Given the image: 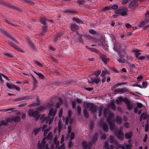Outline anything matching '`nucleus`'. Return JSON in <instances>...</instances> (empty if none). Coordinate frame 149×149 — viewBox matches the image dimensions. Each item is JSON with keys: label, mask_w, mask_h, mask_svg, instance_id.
Returning <instances> with one entry per match:
<instances>
[{"label": "nucleus", "mask_w": 149, "mask_h": 149, "mask_svg": "<svg viewBox=\"0 0 149 149\" xmlns=\"http://www.w3.org/2000/svg\"><path fill=\"white\" fill-rule=\"evenodd\" d=\"M84 116L86 118L88 117V114L87 111H91L92 112L93 111V104L85 102L84 104Z\"/></svg>", "instance_id": "5"}, {"label": "nucleus", "mask_w": 149, "mask_h": 149, "mask_svg": "<svg viewBox=\"0 0 149 149\" xmlns=\"http://www.w3.org/2000/svg\"><path fill=\"white\" fill-rule=\"evenodd\" d=\"M8 44L9 45H10L12 47L14 48L18 49V50H19L21 52H24V51L23 50H22L20 47L17 46L16 45L13 44L12 43L10 42H9Z\"/></svg>", "instance_id": "21"}, {"label": "nucleus", "mask_w": 149, "mask_h": 149, "mask_svg": "<svg viewBox=\"0 0 149 149\" xmlns=\"http://www.w3.org/2000/svg\"><path fill=\"white\" fill-rule=\"evenodd\" d=\"M114 132L119 139L122 140L124 138V134L122 130L120 129L118 131H115Z\"/></svg>", "instance_id": "11"}, {"label": "nucleus", "mask_w": 149, "mask_h": 149, "mask_svg": "<svg viewBox=\"0 0 149 149\" xmlns=\"http://www.w3.org/2000/svg\"><path fill=\"white\" fill-rule=\"evenodd\" d=\"M73 20L74 21H76L77 23H83V22L78 18H74L73 19Z\"/></svg>", "instance_id": "37"}, {"label": "nucleus", "mask_w": 149, "mask_h": 149, "mask_svg": "<svg viewBox=\"0 0 149 149\" xmlns=\"http://www.w3.org/2000/svg\"><path fill=\"white\" fill-rule=\"evenodd\" d=\"M63 113V110L62 109H61L58 112L59 116L60 118L61 117Z\"/></svg>", "instance_id": "60"}, {"label": "nucleus", "mask_w": 149, "mask_h": 149, "mask_svg": "<svg viewBox=\"0 0 149 149\" xmlns=\"http://www.w3.org/2000/svg\"><path fill=\"white\" fill-rule=\"evenodd\" d=\"M120 45L119 43H115L113 49L117 51L118 53H121V52L120 51Z\"/></svg>", "instance_id": "17"}, {"label": "nucleus", "mask_w": 149, "mask_h": 149, "mask_svg": "<svg viewBox=\"0 0 149 149\" xmlns=\"http://www.w3.org/2000/svg\"><path fill=\"white\" fill-rule=\"evenodd\" d=\"M33 72L34 73H35L36 74H37L39 76V77L40 78H41V79L44 78V76L43 74H41V73H40V72H37L35 71H34Z\"/></svg>", "instance_id": "38"}, {"label": "nucleus", "mask_w": 149, "mask_h": 149, "mask_svg": "<svg viewBox=\"0 0 149 149\" xmlns=\"http://www.w3.org/2000/svg\"><path fill=\"white\" fill-rule=\"evenodd\" d=\"M63 121L65 122L66 124H67L68 123L69 120V117H67L65 119L63 117Z\"/></svg>", "instance_id": "56"}, {"label": "nucleus", "mask_w": 149, "mask_h": 149, "mask_svg": "<svg viewBox=\"0 0 149 149\" xmlns=\"http://www.w3.org/2000/svg\"><path fill=\"white\" fill-rule=\"evenodd\" d=\"M63 34V33L62 32H60L58 34L57 36H56V38H54V40L56 41L57 40V39L56 38H58L61 37L62 36Z\"/></svg>", "instance_id": "52"}, {"label": "nucleus", "mask_w": 149, "mask_h": 149, "mask_svg": "<svg viewBox=\"0 0 149 149\" xmlns=\"http://www.w3.org/2000/svg\"><path fill=\"white\" fill-rule=\"evenodd\" d=\"M61 102H58L56 104V107L54 106L51 104H47L48 108H50L48 116L46 117L45 114L42 115L40 118V120L41 122L45 121L46 123H48L50 125L52 122L54 117L55 116L57 112V108L59 107L60 106L62 102V101L60 100Z\"/></svg>", "instance_id": "1"}, {"label": "nucleus", "mask_w": 149, "mask_h": 149, "mask_svg": "<svg viewBox=\"0 0 149 149\" xmlns=\"http://www.w3.org/2000/svg\"><path fill=\"white\" fill-rule=\"evenodd\" d=\"M101 72V70H97L95 72L94 74L96 76H97L98 75H99Z\"/></svg>", "instance_id": "48"}, {"label": "nucleus", "mask_w": 149, "mask_h": 149, "mask_svg": "<svg viewBox=\"0 0 149 149\" xmlns=\"http://www.w3.org/2000/svg\"><path fill=\"white\" fill-rule=\"evenodd\" d=\"M52 135L51 132L49 133L46 138L43 139L41 143L39 141L37 145L38 149H50L48 147V144L46 143V140L47 139H52Z\"/></svg>", "instance_id": "3"}, {"label": "nucleus", "mask_w": 149, "mask_h": 149, "mask_svg": "<svg viewBox=\"0 0 149 149\" xmlns=\"http://www.w3.org/2000/svg\"><path fill=\"white\" fill-rule=\"evenodd\" d=\"M0 5L2 6L5 5L7 6L14 10H18V8H17L14 6L13 5L10 4L9 3H8L2 0H0Z\"/></svg>", "instance_id": "9"}, {"label": "nucleus", "mask_w": 149, "mask_h": 149, "mask_svg": "<svg viewBox=\"0 0 149 149\" xmlns=\"http://www.w3.org/2000/svg\"><path fill=\"white\" fill-rule=\"evenodd\" d=\"M94 52H95L96 53L99 55L100 56V54H101L100 52L98 50L96 49H94Z\"/></svg>", "instance_id": "63"}, {"label": "nucleus", "mask_w": 149, "mask_h": 149, "mask_svg": "<svg viewBox=\"0 0 149 149\" xmlns=\"http://www.w3.org/2000/svg\"><path fill=\"white\" fill-rule=\"evenodd\" d=\"M147 86V83L146 82H143L142 86L143 88H146Z\"/></svg>", "instance_id": "58"}, {"label": "nucleus", "mask_w": 149, "mask_h": 149, "mask_svg": "<svg viewBox=\"0 0 149 149\" xmlns=\"http://www.w3.org/2000/svg\"><path fill=\"white\" fill-rule=\"evenodd\" d=\"M6 85L9 89H15L18 91H19L20 90V88L19 87L16 86L15 85L10 84V83H7Z\"/></svg>", "instance_id": "13"}, {"label": "nucleus", "mask_w": 149, "mask_h": 149, "mask_svg": "<svg viewBox=\"0 0 149 149\" xmlns=\"http://www.w3.org/2000/svg\"><path fill=\"white\" fill-rule=\"evenodd\" d=\"M48 108V107H47V104H44L38 108L37 109V111H38V112H40L44 110L45 109H47Z\"/></svg>", "instance_id": "19"}, {"label": "nucleus", "mask_w": 149, "mask_h": 149, "mask_svg": "<svg viewBox=\"0 0 149 149\" xmlns=\"http://www.w3.org/2000/svg\"><path fill=\"white\" fill-rule=\"evenodd\" d=\"M82 144L84 149H90L93 145V143L91 142L87 143L86 142L84 141L82 142Z\"/></svg>", "instance_id": "12"}, {"label": "nucleus", "mask_w": 149, "mask_h": 149, "mask_svg": "<svg viewBox=\"0 0 149 149\" xmlns=\"http://www.w3.org/2000/svg\"><path fill=\"white\" fill-rule=\"evenodd\" d=\"M114 144L115 145V147L116 149H118L120 148H122V145L120 144H118L117 142L116 141H115Z\"/></svg>", "instance_id": "36"}, {"label": "nucleus", "mask_w": 149, "mask_h": 149, "mask_svg": "<svg viewBox=\"0 0 149 149\" xmlns=\"http://www.w3.org/2000/svg\"><path fill=\"white\" fill-rule=\"evenodd\" d=\"M5 22L6 23H7L8 24H10V25H13V26H16L14 24H12L11 22H10V21H9V20H6L5 21Z\"/></svg>", "instance_id": "59"}, {"label": "nucleus", "mask_w": 149, "mask_h": 149, "mask_svg": "<svg viewBox=\"0 0 149 149\" xmlns=\"http://www.w3.org/2000/svg\"><path fill=\"white\" fill-rule=\"evenodd\" d=\"M84 37L86 39V40H89L92 39V37L86 35H84Z\"/></svg>", "instance_id": "50"}, {"label": "nucleus", "mask_w": 149, "mask_h": 149, "mask_svg": "<svg viewBox=\"0 0 149 149\" xmlns=\"http://www.w3.org/2000/svg\"><path fill=\"white\" fill-rule=\"evenodd\" d=\"M82 101L80 99H76L75 100L72 101V107L73 109H75L77 104H79L81 103Z\"/></svg>", "instance_id": "16"}, {"label": "nucleus", "mask_w": 149, "mask_h": 149, "mask_svg": "<svg viewBox=\"0 0 149 149\" xmlns=\"http://www.w3.org/2000/svg\"><path fill=\"white\" fill-rule=\"evenodd\" d=\"M53 143V145H52L51 149H54V148H56L58 147L59 143V141H57V139L56 137L55 138Z\"/></svg>", "instance_id": "18"}, {"label": "nucleus", "mask_w": 149, "mask_h": 149, "mask_svg": "<svg viewBox=\"0 0 149 149\" xmlns=\"http://www.w3.org/2000/svg\"><path fill=\"white\" fill-rule=\"evenodd\" d=\"M50 129V128H47V125H44L42 127V131L44 132V136H46L47 135V133L49 131Z\"/></svg>", "instance_id": "15"}, {"label": "nucleus", "mask_w": 149, "mask_h": 149, "mask_svg": "<svg viewBox=\"0 0 149 149\" xmlns=\"http://www.w3.org/2000/svg\"><path fill=\"white\" fill-rule=\"evenodd\" d=\"M138 5V0H132L129 4V8L132 9H135Z\"/></svg>", "instance_id": "8"}, {"label": "nucleus", "mask_w": 149, "mask_h": 149, "mask_svg": "<svg viewBox=\"0 0 149 149\" xmlns=\"http://www.w3.org/2000/svg\"><path fill=\"white\" fill-rule=\"evenodd\" d=\"M40 130V128H35L33 130V133L34 135H36L39 132Z\"/></svg>", "instance_id": "35"}, {"label": "nucleus", "mask_w": 149, "mask_h": 149, "mask_svg": "<svg viewBox=\"0 0 149 149\" xmlns=\"http://www.w3.org/2000/svg\"><path fill=\"white\" fill-rule=\"evenodd\" d=\"M125 103L127 105V107L128 110H130L133 107L132 104L130 103L129 101H126Z\"/></svg>", "instance_id": "33"}, {"label": "nucleus", "mask_w": 149, "mask_h": 149, "mask_svg": "<svg viewBox=\"0 0 149 149\" xmlns=\"http://www.w3.org/2000/svg\"><path fill=\"white\" fill-rule=\"evenodd\" d=\"M3 33H4L5 35L6 36H7L8 38H9L11 39L14 42H15L16 43H17V41L15 40V39L13 37H12L11 36H10L9 33H7L5 31H3Z\"/></svg>", "instance_id": "32"}, {"label": "nucleus", "mask_w": 149, "mask_h": 149, "mask_svg": "<svg viewBox=\"0 0 149 149\" xmlns=\"http://www.w3.org/2000/svg\"><path fill=\"white\" fill-rule=\"evenodd\" d=\"M21 1L25 3H29L30 4H32L34 3L31 0H21Z\"/></svg>", "instance_id": "44"}, {"label": "nucleus", "mask_w": 149, "mask_h": 149, "mask_svg": "<svg viewBox=\"0 0 149 149\" xmlns=\"http://www.w3.org/2000/svg\"><path fill=\"white\" fill-rule=\"evenodd\" d=\"M100 57L105 64H106L107 62L109 61V58H107L104 54H100Z\"/></svg>", "instance_id": "14"}, {"label": "nucleus", "mask_w": 149, "mask_h": 149, "mask_svg": "<svg viewBox=\"0 0 149 149\" xmlns=\"http://www.w3.org/2000/svg\"><path fill=\"white\" fill-rule=\"evenodd\" d=\"M38 98H37V103H33L32 104L29 105V106L30 107H36L38 106L40 104V103L39 101H38Z\"/></svg>", "instance_id": "34"}, {"label": "nucleus", "mask_w": 149, "mask_h": 149, "mask_svg": "<svg viewBox=\"0 0 149 149\" xmlns=\"http://www.w3.org/2000/svg\"><path fill=\"white\" fill-rule=\"evenodd\" d=\"M118 8V6L117 4H114L112 5L111 7V8L112 9L115 10Z\"/></svg>", "instance_id": "47"}, {"label": "nucleus", "mask_w": 149, "mask_h": 149, "mask_svg": "<svg viewBox=\"0 0 149 149\" xmlns=\"http://www.w3.org/2000/svg\"><path fill=\"white\" fill-rule=\"evenodd\" d=\"M132 146L131 144H125L122 145V149H131Z\"/></svg>", "instance_id": "25"}, {"label": "nucleus", "mask_w": 149, "mask_h": 149, "mask_svg": "<svg viewBox=\"0 0 149 149\" xmlns=\"http://www.w3.org/2000/svg\"><path fill=\"white\" fill-rule=\"evenodd\" d=\"M146 24V23L145 22V21H143L142 22H141L140 24L139 25V27H141L143 26H144Z\"/></svg>", "instance_id": "46"}, {"label": "nucleus", "mask_w": 149, "mask_h": 149, "mask_svg": "<svg viewBox=\"0 0 149 149\" xmlns=\"http://www.w3.org/2000/svg\"><path fill=\"white\" fill-rule=\"evenodd\" d=\"M101 81V80L99 77H97L94 79V82H95L96 84H97L100 83Z\"/></svg>", "instance_id": "43"}, {"label": "nucleus", "mask_w": 149, "mask_h": 149, "mask_svg": "<svg viewBox=\"0 0 149 149\" xmlns=\"http://www.w3.org/2000/svg\"><path fill=\"white\" fill-rule=\"evenodd\" d=\"M64 135H63L62 136L61 140V143L62 144L61 146L57 149H65V146L64 145Z\"/></svg>", "instance_id": "24"}, {"label": "nucleus", "mask_w": 149, "mask_h": 149, "mask_svg": "<svg viewBox=\"0 0 149 149\" xmlns=\"http://www.w3.org/2000/svg\"><path fill=\"white\" fill-rule=\"evenodd\" d=\"M71 29L73 31H76L79 29V27L75 24H72L71 26Z\"/></svg>", "instance_id": "22"}, {"label": "nucleus", "mask_w": 149, "mask_h": 149, "mask_svg": "<svg viewBox=\"0 0 149 149\" xmlns=\"http://www.w3.org/2000/svg\"><path fill=\"white\" fill-rule=\"evenodd\" d=\"M103 37L100 34L94 30V46L102 44Z\"/></svg>", "instance_id": "4"}, {"label": "nucleus", "mask_w": 149, "mask_h": 149, "mask_svg": "<svg viewBox=\"0 0 149 149\" xmlns=\"http://www.w3.org/2000/svg\"><path fill=\"white\" fill-rule=\"evenodd\" d=\"M77 110L78 113L80 114L81 113V108L79 106H78L77 107Z\"/></svg>", "instance_id": "51"}, {"label": "nucleus", "mask_w": 149, "mask_h": 149, "mask_svg": "<svg viewBox=\"0 0 149 149\" xmlns=\"http://www.w3.org/2000/svg\"><path fill=\"white\" fill-rule=\"evenodd\" d=\"M111 8V6H105L101 10L102 11H105L106 10H109Z\"/></svg>", "instance_id": "45"}, {"label": "nucleus", "mask_w": 149, "mask_h": 149, "mask_svg": "<svg viewBox=\"0 0 149 149\" xmlns=\"http://www.w3.org/2000/svg\"><path fill=\"white\" fill-rule=\"evenodd\" d=\"M133 133L132 132H127L125 134V137L126 139H130L132 136Z\"/></svg>", "instance_id": "27"}, {"label": "nucleus", "mask_w": 149, "mask_h": 149, "mask_svg": "<svg viewBox=\"0 0 149 149\" xmlns=\"http://www.w3.org/2000/svg\"><path fill=\"white\" fill-rule=\"evenodd\" d=\"M5 55L8 56V57H12L13 55L11 53H6L5 54Z\"/></svg>", "instance_id": "64"}, {"label": "nucleus", "mask_w": 149, "mask_h": 149, "mask_svg": "<svg viewBox=\"0 0 149 149\" xmlns=\"http://www.w3.org/2000/svg\"><path fill=\"white\" fill-rule=\"evenodd\" d=\"M124 126L126 128H128L129 127L130 124V123L127 122H125L124 123Z\"/></svg>", "instance_id": "61"}, {"label": "nucleus", "mask_w": 149, "mask_h": 149, "mask_svg": "<svg viewBox=\"0 0 149 149\" xmlns=\"http://www.w3.org/2000/svg\"><path fill=\"white\" fill-rule=\"evenodd\" d=\"M72 130V127L69 125L68 127V134L66 137V138L67 140H69L72 141L73 139L75 137L74 134V132H71Z\"/></svg>", "instance_id": "6"}, {"label": "nucleus", "mask_w": 149, "mask_h": 149, "mask_svg": "<svg viewBox=\"0 0 149 149\" xmlns=\"http://www.w3.org/2000/svg\"><path fill=\"white\" fill-rule=\"evenodd\" d=\"M147 115L145 113H143L141 114L140 117V120L141 121L142 119H144L147 117Z\"/></svg>", "instance_id": "41"}, {"label": "nucleus", "mask_w": 149, "mask_h": 149, "mask_svg": "<svg viewBox=\"0 0 149 149\" xmlns=\"http://www.w3.org/2000/svg\"><path fill=\"white\" fill-rule=\"evenodd\" d=\"M141 50L138 49H134L133 50V52L134 53V55L136 57H138L141 54L140 52Z\"/></svg>", "instance_id": "31"}, {"label": "nucleus", "mask_w": 149, "mask_h": 149, "mask_svg": "<svg viewBox=\"0 0 149 149\" xmlns=\"http://www.w3.org/2000/svg\"><path fill=\"white\" fill-rule=\"evenodd\" d=\"M110 72L109 71L105 70H102V71L101 74H100V76L103 77L105 76L106 74H110Z\"/></svg>", "instance_id": "30"}, {"label": "nucleus", "mask_w": 149, "mask_h": 149, "mask_svg": "<svg viewBox=\"0 0 149 149\" xmlns=\"http://www.w3.org/2000/svg\"><path fill=\"white\" fill-rule=\"evenodd\" d=\"M35 63L38 65L40 66V67H42L43 66L42 64H41L40 62L37 61H35Z\"/></svg>", "instance_id": "55"}, {"label": "nucleus", "mask_w": 149, "mask_h": 149, "mask_svg": "<svg viewBox=\"0 0 149 149\" xmlns=\"http://www.w3.org/2000/svg\"><path fill=\"white\" fill-rule=\"evenodd\" d=\"M93 82V79H92V77H91L90 79H88V82L89 84H92Z\"/></svg>", "instance_id": "62"}, {"label": "nucleus", "mask_w": 149, "mask_h": 149, "mask_svg": "<svg viewBox=\"0 0 149 149\" xmlns=\"http://www.w3.org/2000/svg\"><path fill=\"white\" fill-rule=\"evenodd\" d=\"M33 97V96H25L23 97H21L17 98L16 100H28L29 99H31Z\"/></svg>", "instance_id": "26"}, {"label": "nucleus", "mask_w": 149, "mask_h": 149, "mask_svg": "<svg viewBox=\"0 0 149 149\" xmlns=\"http://www.w3.org/2000/svg\"><path fill=\"white\" fill-rule=\"evenodd\" d=\"M114 116L113 113H110L109 114L108 116L107 119V121L108 122L107 123L106 122H103L101 123V127L103 131L106 132L108 131V125H109L110 129L113 131L114 130L115 127V121L114 120H112Z\"/></svg>", "instance_id": "2"}, {"label": "nucleus", "mask_w": 149, "mask_h": 149, "mask_svg": "<svg viewBox=\"0 0 149 149\" xmlns=\"http://www.w3.org/2000/svg\"><path fill=\"white\" fill-rule=\"evenodd\" d=\"M104 147L106 149H112L113 147V146L111 145L109 146L108 141H106L104 144Z\"/></svg>", "instance_id": "23"}, {"label": "nucleus", "mask_w": 149, "mask_h": 149, "mask_svg": "<svg viewBox=\"0 0 149 149\" xmlns=\"http://www.w3.org/2000/svg\"><path fill=\"white\" fill-rule=\"evenodd\" d=\"M112 71L114 72V73H118L119 72V71L117 70V69L115 68H113L111 69Z\"/></svg>", "instance_id": "53"}, {"label": "nucleus", "mask_w": 149, "mask_h": 149, "mask_svg": "<svg viewBox=\"0 0 149 149\" xmlns=\"http://www.w3.org/2000/svg\"><path fill=\"white\" fill-rule=\"evenodd\" d=\"M20 116H14L11 118V119L16 122H18L20 121Z\"/></svg>", "instance_id": "29"}, {"label": "nucleus", "mask_w": 149, "mask_h": 149, "mask_svg": "<svg viewBox=\"0 0 149 149\" xmlns=\"http://www.w3.org/2000/svg\"><path fill=\"white\" fill-rule=\"evenodd\" d=\"M47 30V28L46 27H44L43 28L42 33V35H44L45 33L46 32Z\"/></svg>", "instance_id": "57"}, {"label": "nucleus", "mask_w": 149, "mask_h": 149, "mask_svg": "<svg viewBox=\"0 0 149 149\" xmlns=\"http://www.w3.org/2000/svg\"><path fill=\"white\" fill-rule=\"evenodd\" d=\"M38 112L37 111V110L36 111H35L33 110H30L28 111L29 115L30 116L34 117L37 119H38L39 118V116H38Z\"/></svg>", "instance_id": "10"}, {"label": "nucleus", "mask_w": 149, "mask_h": 149, "mask_svg": "<svg viewBox=\"0 0 149 149\" xmlns=\"http://www.w3.org/2000/svg\"><path fill=\"white\" fill-rule=\"evenodd\" d=\"M58 127V129L57 128H55L54 129V132L55 133L58 130V133H59L61 132V130L62 129V121L61 120H59Z\"/></svg>", "instance_id": "20"}, {"label": "nucleus", "mask_w": 149, "mask_h": 149, "mask_svg": "<svg viewBox=\"0 0 149 149\" xmlns=\"http://www.w3.org/2000/svg\"><path fill=\"white\" fill-rule=\"evenodd\" d=\"M46 20L44 18L41 19L40 20V22L43 25H45L46 24Z\"/></svg>", "instance_id": "49"}, {"label": "nucleus", "mask_w": 149, "mask_h": 149, "mask_svg": "<svg viewBox=\"0 0 149 149\" xmlns=\"http://www.w3.org/2000/svg\"><path fill=\"white\" fill-rule=\"evenodd\" d=\"M127 11L128 10L127 8H121L115 10L114 12L116 14H120L121 16H124L127 15Z\"/></svg>", "instance_id": "7"}, {"label": "nucleus", "mask_w": 149, "mask_h": 149, "mask_svg": "<svg viewBox=\"0 0 149 149\" xmlns=\"http://www.w3.org/2000/svg\"><path fill=\"white\" fill-rule=\"evenodd\" d=\"M127 91L128 90L124 88L121 89H120V94H123L125 92H127Z\"/></svg>", "instance_id": "42"}, {"label": "nucleus", "mask_w": 149, "mask_h": 149, "mask_svg": "<svg viewBox=\"0 0 149 149\" xmlns=\"http://www.w3.org/2000/svg\"><path fill=\"white\" fill-rule=\"evenodd\" d=\"M110 142L111 143H114V137L113 136H110Z\"/></svg>", "instance_id": "54"}, {"label": "nucleus", "mask_w": 149, "mask_h": 149, "mask_svg": "<svg viewBox=\"0 0 149 149\" xmlns=\"http://www.w3.org/2000/svg\"><path fill=\"white\" fill-rule=\"evenodd\" d=\"M116 120L118 123H121L122 122V118L120 116H117L116 117Z\"/></svg>", "instance_id": "40"}, {"label": "nucleus", "mask_w": 149, "mask_h": 149, "mask_svg": "<svg viewBox=\"0 0 149 149\" xmlns=\"http://www.w3.org/2000/svg\"><path fill=\"white\" fill-rule=\"evenodd\" d=\"M111 107V109L113 111H116V108L113 102H110L108 106V108Z\"/></svg>", "instance_id": "28"}, {"label": "nucleus", "mask_w": 149, "mask_h": 149, "mask_svg": "<svg viewBox=\"0 0 149 149\" xmlns=\"http://www.w3.org/2000/svg\"><path fill=\"white\" fill-rule=\"evenodd\" d=\"M109 110L108 108H104V116L106 117L107 116V114L109 112Z\"/></svg>", "instance_id": "39"}]
</instances>
